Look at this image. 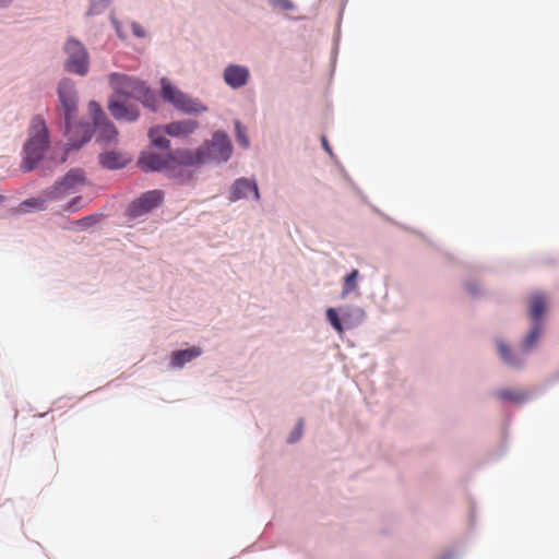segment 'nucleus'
<instances>
[{
    "label": "nucleus",
    "mask_w": 559,
    "mask_h": 559,
    "mask_svg": "<svg viewBox=\"0 0 559 559\" xmlns=\"http://www.w3.org/2000/svg\"><path fill=\"white\" fill-rule=\"evenodd\" d=\"M48 146L49 133L46 122L41 116H35L31 121L27 140L23 146L21 168L26 173L33 170L43 158Z\"/></svg>",
    "instance_id": "obj_2"
},
{
    "label": "nucleus",
    "mask_w": 559,
    "mask_h": 559,
    "mask_svg": "<svg viewBox=\"0 0 559 559\" xmlns=\"http://www.w3.org/2000/svg\"><path fill=\"white\" fill-rule=\"evenodd\" d=\"M546 310V299L543 295H533L530 299V317L534 321L533 328L528 335L523 341V348L528 350L534 346L540 336L543 324L540 322L542 316Z\"/></svg>",
    "instance_id": "obj_9"
},
{
    "label": "nucleus",
    "mask_w": 559,
    "mask_h": 559,
    "mask_svg": "<svg viewBox=\"0 0 559 559\" xmlns=\"http://www.w3.org/2000/svg\"><path fill=\"white\" fill-rule=\"evenodd\" d=\"M97 221V216L95 215H90V216H86V217H83L81 219H78L74 222V226L76 229H86L88 227H91L92 225H94Z\"/></svg>",
    "instance_id": "obj_24"
},
{
    "label": "nucleus",
    "mask_w": 559,
    "mask_h": 559,
    "mask_svg": "<svg viewBox=\"0 0 559 559\" xmlns=\"http://www.w3.org/2000/svg\"><path fill=\"white\" fill-rule=\"evenodd\" d=\"M468 290H469L471 293H474V292H475L474 286L469 285V286H468Z\"/></svg>",
    "instance_id": "obj_33"
},
{
    "label": "nucleus",
    "mask_w": 559,
    "mask_h": 559,
    "mask_svg": "<svg viewBox=\"0 0 559 559\" xmlns=\"http://www.w3.org/2000/svg\"><path fill=\"white\" fill-rule=\"evenodd\" d=\"M274 8L288 11L294 8V4L290 0H271Z\"/></svg>",
    "instance_id": "obj_26"
},
{
    "label": "nucleus",
    "mask_w": 559,
    "mask_h": 559,
    "mask_svg": "<svg viewBox=\"0 0 559 559\" xmlns=\"http://www.w3.org/2000/svg\"><path fill=\"white\" fill-rule=\"evenodd\" d=\"M108 109L117 120L132 122L140 116L138 107L132 104H128L126 100L111 99L108 104Z\"/></svg>",
    "instance_id": "obj_12"
},
{
    "label": "nucleus",
    "mask_w": 559,
    "mask_h": 559,
    "mask_svg": "<svg viewBox=\"0 0 559 559\" xmlns=\"http://www.w3.org/2000/svg\"><path fill=\"white\" fill-rule=\"evenodd\" d=\"M130 158L118 152H105L99 155V163L108 169H119L128 164Z\"/></svg>",
    "instance_id": "obj_18"
},
{
    "label": "nucleus",
    "mask_w": 559,
    "mask_h": 559,
    "mask_svg": "<svg viewBox=\"0 0 559 559\" xmlns=\"http://www.w3.org/2000/svg\"><path fill=\"white\" fill-rule=\"evenodd\" d=\"M64 51L67 53L64 69L70 73L81 76L86 75L88 72L90 58L84 45L76 39L69 38L64 45Z\"/></svg>",
    "instance_id": "obj_7"
},
{
    "label": "nucleus",
    "mask_w": 559,
    "mask_h": 559,
    "mask_svg": "<svg viewBox=\"0 0 559 559\" xmlns=\"http://www.w3.org/2000/svg\"><path fill=\"white\" fill-rule=\"evenodd\" d=\"M109 83L118 95L141 100L145 106L154 108L156 102L154 93L139 80L112 73L109 76Z\"/></svg>",
    "instance_id": "obj_4"
},
{
    "label": "nucleus",
    "mask_w": 559,
    "mask_h": 559,
    "mask_svg": "<svg viewBox=\"0 0 559 559\" xmlns=\"http://www.w3.org/2000/svg\"><path fill=\"white\" fill-rule=\"evenodd\" d=\"M198 126V121L191 119L174 121L165 127V133L170 136H187L193 133Z\"/></svg>",
    "instance_id": "obj_15"
},
{
    "label": "nucleus",
    "mask_w": 559,
    "mask_h": 559,
    "mask_svg": "<svg viewBox=\"0 0 559 559\" xmlns=\"http://www.w3.org/2000/svg\"><path fill=\"white\" fill-rule=\"evenodd\" d=\"M169 154L173 156V166L175 164L186 166L204 164V160H201L202 156L200 155V147L194 152L190 150H176L174 152H169Z\"/></svg>",
    "instance_id": "obj_16"
},
{
    "label": "nucleus",
    "mask_w": 559,
    "mask_h": 559,
    "mask_svg": "<svg viewBox=\"0 0 559 559\" xmlns=\"http://www.w3.org/2000/svg\"><path fill=\"white\" fill-rule=\"evenodd\" d=\"M326 319L338 333L343 332V326L335 309L329 308L326 310Z\"/></svg>",
    "instance_id": "obj_23"
},
{
    "label": "nucleus",
    "mask_w": 559,
    "mask_h": 559,
    "mask_svg": "<svg viewBox=\"0 0 559 559\" xmlns=\"http://www.w3.org/2000/svg\"><path fill=\"white\" fill-rule=\"evenodd\" d=\"M132 31L133 34L138 37H143L145 35L143 28L136 23L132 24Z\"/></svg>",
    "instance_id": "obj_29"
},
{
    "label": "nucleus",
    "mask_w": 559,
    "mask_h": 559,
    "mask_svg": "<svg viewBox=\"0 0 559 559\" xmlns=\"http://www.w3.org/2000/svg\"><path fill=\"white\" fill-rule=\"evenodd\" d=\"M160 94L166 102L170 103L177 110L182 112L200 114L206 111V107L201 102L191 98L165 78L160 80Z\"/></svg>",
    "instance_id": "obj_5"
},
{
    "label": "nucleus",
    "mask_w": 559,
    "mask_h": 559,
    "mask_svg": "<svg viewBox=\"0 0 559 559\" xmlns=\"http://www.w3.org/2000/svg\"><path fill=\"white\" fill-rule=\"evenodd\" d=\"M249 193H253L255 200L260 199L257 182L247 178H240L235 181L229 200L237 201L247 198Z\"/></svg>",
    "instance_id": "obj_13"
},
{
    "label": "nucleus",
    "mask_w": 559,
    "mask_h": 559,
    "mask_svg": "<svg viewBox=\"0 0 559 559\" xmlns=\"http://www.w3.org/2000/svg\"><path fill=\"white\" fill-rule=\"evenodd\" d=\"M249 70L241 66H228L224 71V80L233 88H239L247 84Z\"/></svg>",
    "instance_id": "obj_14"
},
{
    "label": "nucleus",
    "mask_w": 559,
    "mask_h": 559,
    "mask_svg": "<svg viewBox=\"0 0 559 559\" xmlns=\"http://www.w3.org/2000/svg\"><path fill=\"white\" fill-rule=\"evenodd\" d=\"M139 165L145 171H160L173 168V156L167 153L160 155L153 152H144L139 157Z\"/></svg>",
    "instance_id": "obj_11"
},
{
    "label": "nucleus",
    "mask_w": 559,
    "mask_h": 559,
    "mask_svg": "<svg viewBox=\"0 0 559 559\" xmlns=\"http://www.w3.org/2000/svg\"><path fill=\"white\" fill-rule=\"evenodd\" d=\"M322 145H323L324 150H325L328 153H330V154H331V147H330V145H329V143H328V141H326V139H325L324 136L322 138Z\"/></svg>",
    "instance_id": "obj_30"
},
{
    "label": "nucleus",
    "mask_w": 559,
    "mask_h": 559,
    "mask_svg": "<svg viewBox=\"0 0 559 559\" xmlns=\"http://www.w3.org/2000/svg\"><path fill=\"white\" fill-rule=\"evenodd\" d=\"M302 426H304V421L299 420L297 427L290 433V436L288 438V442L293 443L300 439V437L302 435Z\"/></svg>",
    "instance_id": "obj_27"
},
{
    "label": "nucleus",
    "mask_w": 559,
    "mask_h": 559,
    "mask_svg": "<svg viewBox=\"0 0 559 559\" xmlns=\"http://www.w3.org/2000/svg\"><path fill=\"white\" fill-rule=\"evenodd\" d=\"M85 183L83 171L80 169L70 170L61 181L44 191L43 197L25 200L21 203L23 210L36 209L44 210L47 201L62 200L71 193H74Z\"/></svg>",
    "instance_id": "obj_3"
},
{
    "label": "nucleus",
    "mask_w": 559,
    "mask_h": 559,
    "mask_svg": "<svg viewBox=\"0 0 559 559\" xmlns=\"http://www.w3.org/2000/svg\"><path fill=\"white\" fill-rule=\"evenodd\" d=\"M498 350H499V354L501 356V358L510 366H518L521 364L520 360H516L512 357L511 355V352L510 349L508 348V346L502 343V342H499L498 343Z\"/></svg>",
    "instance_id": "obj_22"
},
{
    "label": "nucleus",
    "mask_w": 559,
    "mask_h": 559,
    "mask_svg": "<svg viewBox=\"0 0 559 559\" xmlns=\"http://www.w3.org/2000/svg\"><path fill=\"white\" fill-rule=\"evenodd\" d=\"M231 143L226 133L216 131L210 142L200 146L201 160L204 163L226 162L231 155Z\"/></svg>",
    "instance_id": "obj_6"
},
{
    "label": "nucleus",
    "mask_w": 559,
    "mask_h": 559,
    "mask_svg": "<svg viewBox=\"0 0 559 559\" xmlns=\"http://www.w3.org/2000/svg\"><path fill=\"white\" fill-rule=\"evenodd\" d=\"M58 95L64 115L68 144L72 148H80L91 139L92 128L88 123L74 121L78 111V97L73 82L69 79L62 80L59 83Z\"/></svg>",
    "instance_id": "obj_1"
},
{
    "label": "nucleus",
    "mask_w": 559,
    "mask_h": 559,
    "mask_svg": "<svg viewBox=\"0 0 559 559\" xmlns=\"http://www.w3.org/2000/svg\"><path fill=\"white\" fill-rule=\"evenodd\" d=\"M163 201V192L152 190L143 193L139 199L133 201L128 207V215L132 218L147 214L157 207Z\"/></svg>",
    "instance_id": "obj_10"
},
{
    "label": "nucleus",
    "mask_w": 559,
    "mask_h": 559,
    "mask_svg": "<svg viewBox=\"0 0 559 559\" xmlns=\"http://www.w3.org/2000/svg\"><path fill=\"white\" fill-rule=\"evenodd\" d=\"M497 396L504 401H510L513 403H523L527 400L528 395L520 390H500L497 392Z\"/></svg>",
    "instance_id": "obj_19"
},
{
    "label": "nucleus",
    "mask_w": 559,
    "mask_h": 559,
    "mask_svg": "<svg viewBox=\"0 0 559 559\" xmlns=\"http://www.w3.org/2000/svg\"><path fill=\"white\" fill-rule=\"evenodd\" d=\"M165 132V128H153L148 132V136L152 141V144L160 147V148H168L169 147V140H167L163 133Z\"/></svg>",
    "instance_id": "obj_20"
},
{
    "label": "nucleus",
    "mask_w": 559,
    "mask_h": 559,
    "mask_svg": "<svg viewBox=\"0 0 559 559\" xmlns=\"http://www.w3.org/2000/svg\"><path fill=\"white\" fill-rule=\"evenodd\" d=\"M359 272L358 270H353L344 280L342 297H346L348 294L354 292L357 288V280Z\"/></svg>",
    "instance_id": "obj_21"
},
{
    "label": "nucleus",
    "mask_w": 559,
    "mask_h": 559,
    "mask_svg": "<svg viewBox=\"0 0 559 559\" xmlns=\"http://www.w3.org/2000/svg\"><path fill=\"white\" fill-rule=\"evenodd\" d=\"M2 199H3V198L0 195V202L2 201Z\"/></svg>",
    "instance_id": "obj_34"
},
{
    "label": "nucleus",
    "mask_w": 559,
    "mask_h": 559,
    "mask_svg": "<svg viewBox=\"0 0 559 559\" xmlns=\"http://www.w3.org/2000/svg\"><path fill=\"white\" fill-rule=\"evenodd\" d=\"M88 109L94 122L97 141L104 144L116 142L118 131L116 127L108 121L99 104L96 102H90Z\"/></svg>",
    "instance_id": "obj_8"
},
{
    "label": "nucleus",
    "mask_w": 559,
    "mask_h": 559,
    "mask_svg": "<svg viewBox=\"0 0 559 559\" xmlns=\"http://www.w3.org/2000/svg\"><path fill=\"white\" fill-rule=\"evenodd\" d=\"M236 131H237V142L242 147L247 148L249 146V140L246 135L245 129L242 128L240 122H236Z\"/></svg>",
    "instance_id": "obj_25"
},
{
    "label": "nucleus",
    "mask_w": 559,
    "mask_h": 559,
    "mask_svg": "<svg viewBox=\"0 0 559 559\" xmlns=\"http://www.w3.org/2000/svg\"><path fill=\"white\" fill-rule=\"evenodd\" d=\"M81 203H82V198L81 197H76L74 199H72L66 206H64V211L66 212H74L76 211L79 207H81Z\"/></svg>",
    "instance_id": "obj_28"
},
{
    "label": "nucleus",
    "mask_w": 559,
    "mask_h": 559,
    "mask_svg": "<svg viewBox=\"0 0 559 559\" xmlns=\"http://www.w3.org/2000/svg\"><path fill=\"white\" fill-rule=\"evenodd\" d=\"M97 5V0H92V10H94Z\"/></svg>",
    "instance_id": "obj_32"
},
{
    "label": "nucleus",
    "mask_w": 559,
    "mask_h": 559,
    "mask_svg": "<svg viewBox=\"0 0 559 559\" xmlns=\"http://www.w3.org/2000/svg\"><path fill=\"white\" fill-rule=\"evenodd\" d=\"M11 0H0V5H5L10 2Z\"/></svg>",
    "instance_id": "obj_31"
},
{
    "label": "nucleus",
    "mask_w": 559,
    "mask_h": 559,
    "mask_svg": "<svg viewBox=\"0 0 559 559\" xmlns=\"http://www.w3.org/2000/svg\"><path fill=\"white\" fill-rule=\"evenodd\" d=\"M201 353L202 350L198 346L174 352L171 355L170 366L173 368H182L187 362L199 357Z\"/></svg>",
    "instance_id": "obj_17"
}]
</instances>
